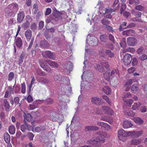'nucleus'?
<instances>
[{"label":"nucleus","instance_id":"1","mask_svg":"<svg viewBox=\"0 0 147 147\" xmlns=\"http://www.w3.org/2000/svg\"><path fill=\"white\" fill-rule=\"evenodd\" d=\"M105 47L109 49H103L99 50L98 51L99 53L101 54L102 57H104L106 55L111 58L113 57L114 54L111 50H113L114 49L113 45L112 44L107 45Z\"/></svg>","mask_w":147,"mask_h":147},{"label":"nucleus","instance_id":"2","mask_svg":"<svg viewBox=\"0 0 147 147\" xmlns=\"http://www.w3.org/2000/svg\"><path fill=\"white\" fill-rule=\"evenodd\" d=\"M96 134L100 135V136L97 137L93 140H90V142H92L93 144H102L105 141L104 138L107 137V133L104 131H98L96 132Z\"/></svg>","mask_w":147,"mask_h":147},{"label":"nucleus","instance_id":"3","mask_svg":"<svg viewBox=\"0 0 147 147\" xmlns=\"http://www.w3.org/2000/svg\"><path fill=\"white\" fill-rule=\"evenodd\" d=\"M131 131H126L123 129H119L118 132V137L120 140H123V138L131 136Z\"/></svg>","mask_w":147,"mask_h":147},{"label":"nucleus","instance_id":"4","mask_svg":"<svg viewBox=\"0 0 147 147\" xmlns=\"http://www.w3.org/2000/svg\"><path fill=\"white\" fill-rule=\"evenodd\" d=\"M52 14V20L56 22L62 19L63 14L61 11H59L55 9L53 11Z\"/></svg>","mask_w":147,"mask_h":147},{"label":"nucleus","instance_id":"5","mask_svg":"<svg viewBox=\"0 0 147 147\" xmlns=\"http://www.w3.org/2000/svg\"><path fill=\"white\" fill-rule=\"evenodd\" d=\"M91 100L92 104L97 105H102L105 102L101 98L97 96L92 97Z\"/></svg>","mask_w":147,"mask_h":147},{"label":"nucleus","instance_id":"6","mask_svg":"<svg viewBox=\"0 0 147 147\" xmlns=\"http://www.w3.org/2000/svg\"><path fill=\"white\" fill-rule=\"evenodd\" d=\"M132 57L131 55L128 54H126L123 56V61L124 64L127 65L129 64L132 61Z\"/></svg>","mask_w":147,"mask_h":147},{"label":"nucleus","instance_id":"7","mask_svg":"<svg viewBox=\"0 0 147 147\" xmlns=\"http://www.w3.org/2000/svg\"><path fill=\"white\" fill-rule=\"evenodd\" d=\"M42 55L45 57H47L53 60H55L56 59L55 54L49 51H45L42 53Z\"/></svg>","mask_w":147,"mask_h":147},{"label":"nucleus","instance_id":"8","mask_svg":"<svg viewBox=\"0 0 147 147\" xmlns=\"http://www.w3.org/2000/svg\"><path fill=\"white\" fill-rule=\"evenodd\" d=\"M102 110L105 113L108 115L111 116L114 113V111L110 107L105 106H102Z\"/></svg>","mask_w":147,"mask_h":147},{"label":"nucleus","instance_id":"9","mask_svg":"<svg viewBox=\"0 0 147 147\" xmlns=\"http://www.w3.org/2000/svg\"><path fill=\"white\" fill-rule=\"evenodd\" d=\"M38 62L41 67L47 72H49V71L50 70L51 68L46 66V64H47L45 62L44 60L42 59L38 61Z\"/></svg>","mask_w":147,"mask_h":147},{"label":"nucleus","instance_id":"10","mask_svg":"<svg viewBox=\"0 0 147 147\" xmlns=\"http://www.w3.org/2000/svg\"><path fill=\"white\" fill-rule=\"evenodd\" d=\"M18 6L16 3H13L9 5L7 7V9H10L13 11L18 10Z\"/></svg>","mask_w":147,"mask_h":147},{"label":"nucleus","instance_id":"11","mask_svg":"<svg viewBox=\"0 0 147 147\" xmlns=\"http://www.w3.org/2000/svg\"><path fill=\"white\" fill-rule=\"evenodd\" d=\"M123 112L126 116L132 117L135 115V113L128 108H125L123 110Z\"/></svg>","mask_w":147,"mask_h":147},{"label":"nucleus","instance_id":"12","mask_svg":"<svg viewBox=\"0 0 147 147\" xmlns=\"http://www.w3.org/2000/svg\"><path fill=\"white\" fill-rule=\"evenodd\" d=\"M135 34V31L131 29L124 30L122 32L123 36H133Z\"/></svg>","mask_w":147,"mask_h":147},{"label":"nucleus","instance_id":"13","mask_svg":"<svg viewBox=\"0 0 147 147\" xmlns=\"http://www.w3.org/2000/svg\"><path fill=\"white\" fill-rule=\"evenodd\" d=\"M127 43L129 46H134L136 43V40L135 38L131 37H129L127 39Z\"/></svg>","mask_w":147,"mask_h":147},{"label":"nucleus","instance_id":"14","mask_svg":"<svg viewBox=\"0 0 147 147\" xmlns=\"http://www.w3.org/2000/svg\"><path fill=\"white\" fill-rule=\"evenodd\" d=\"M132 83L133 80L132 79H130L125 82L124 86L125 91H128L129 90L130 88V86Z\"/></svg>","mask_w":147,"mask_h":147},{"label":"nucleus","instance_id":"15","mask_svg":"<svg viewBox=\"0 0 147 147\" xmlns=\"http://www.w3.org/2000/svg\"><path fill=\"white\" fill-rule=\"evenodd\" d=\"M15 43L17 47L21 48L23 45V42L21 37H18L15 38Z\"/></svg>","mask_w":147,"mask_h":147},{"label":"nucleus","instance_id":"16","mask_svg":"<svg viewBox=\"0 0 147 147\" xmlns=\"http://www.w3.org/2000/svg\"><path fill=\"white\" fill-rule=\"evenodd\" d=\"M131 132H132L131 133V136L136 138L140 136L143 134V132L142 130L137 131H131Z\"/></svg>","mask_w":147,"mask_h":147},{"label":"nucleus","instance_id":"17","mask_svg":"<svg viewBox=\"0 0 147 147\" xmlns=\"http://www.w3.org/2000/svg\"><path fill=\"white\" fill-rule=\"evenodd\" d=\"M115 11V9H112L111 8H109L106 9V10L105 11V13L106 14H107V15L106 16V18L108 19L111 18H112V16L111 14V13Z\"/></svg>","mask_w":147,"mask_h":147},{"label":"nucleus","instance_id":"18","mask_svg":"<svg viewBox=\"0 0 147 147\" xmlns=\"http://www.w3.org/2000/svg\"><path fill=\"white\" fill-rule=\"evenodd\" d=\"M98 129V127L93 125L87 126L85 127V130L86 132L89 131H97Z\"/></svg>","mask_w":147,"mask_h":147},{"label":"nucleus","instance_id":"19","mask_svg":"<svg viewBox=\"0 0 147 147\" xmlns=\"http://www.w3.org/2000/svg\"><path fill=\"white\" fill-rule=\"evenodd\" d=\"M47 64L49 65L51 67H58L59 65L55 62L53 61L50 60H47L45 61Z\"/></svg>","mask_w":147,"mask_h":147},{"label":"nucleus","instance_id":"20","mask_svg":"<svg viewBox=\"0 0 147 147\" xmlns=\"http://www.w3.org/2000/svg\"><path fill=\"white\" fill-rule=\"evenodd\" d=\"M25 36L27 41H29L31 39L32 37V32L30 29H28L25 32Z\"/></svg>","mask_w":147,"mask_h":147},{"label":"nucleus","instance_id":"21","mask_svg":"<svg viewBox=\"0 0 147 147\" xmlns=\"http://www.w3.org/2000/svg\"><path fill=\"white\" fill-rule=\"evenodd\" d=\"M24 17V11L20 12L18 15L17 20L18 22L20 23L23 20Z\"/></svg>","mask_w":147,"mask_h":147},{"label":"nucleus","instance_id":"22","mask_svg":"<svg viewBox=\"0 0 147 147\" xmlns=\"http://www.w3.org/2000/svg\"><path fill=\"white\" fill-rule=\"evenodd\" d=\"M132 125L133 124L130 121L125 120L123 122V127L124 129L131 127Z\"/></svg>","mask_w":147,"mask_h":147},{"label":"nucleus","instance_id":"23","mask_svg":"<svg viewBox=\"0 0 147 147\" xmlns=\"http://www.w3.org/2000/svg\"><path fill=\"white\" fill-rule=\"evenodd\" d=\"M3 105L5 107V110L7 111H9L10 106L9 105V102L6 99H4L3 100Z\"/></svg>","mask_w":147,"mask_h":147},{"label":"nucleus","instance_id":"24","mask_svg":"<svg viewBox=\"0 0 147 147\" xmlns=\"http://www.w3.org/2000/svg\"><path fill=\"white\" fill-rule=\"evenodd\" d=\"M102 91L107 95L110 94L111 93V89L108 86L104 87L102 89Z\"/></svg>","mask_w":147,"mask_h":147},{"label":"nucleus","instance_id":"25","mask_svg":"<svg viewBox=\"0 0 147 147\" xmlns=\"http://www.w3.org/2000/svg\"><path fill=\"white\" fill-rule=\"evenodd\" d=\"M138 90V86L137 84L135 83L132 85L131 88V90L133 93H136Z\"/></svg>","mask_w":147,"mask_h":147},{"label":"nucleus","instance_id":"26","mask_svg":"<svg viewBox=\"0 0 147 147\" xmlns=\"http://www.w3.org/2000/svg\"><path fill=\"white\" fill-rule=\"evenodd\" d=\"M4 139L5 142L9 144L10 142V137L8 133H5L4 134Z\"/></svg>","mask_w":147,"mask_h":147},{"label":"nucleus","instance_id":"27","mask_svg":"<svg viewBox=\"0 0 147 147\" xmlns=\"http://www.w3.org/2000/svg\"><path fill=\"white\" fill-rule=\"evenodd\" d=\"M14 11L10 9H7L5 13V16L6 17H11L13 15Z\"/></svg>","mask_w":147,"mask_h":147},{"label":"nucleus","instance_id":"28","mask_svg":"<svg viewBox=\"0 0 147 147\" xmlns=\"http://www.w3.org/2000/svg\"><path fill=\"white\" fill-rule=\"evenodd\" d=\"M39 82L42 84H49L50 81L47 79L43 77H41L39 80Z\"/></svg>","mask_w":147,"mask_h":147},{"label":"nucleus","instance_id":"29","mask_svg":"<svg viewBox=\"0 0 147 147\" xmlns=\"http://www.w3.org/2000/svg\"><path fill=\"white\" fill-rule=\"evenodd\" d=\"M54 80L55 81H60L63 82V80H65V78L64 77L62 78L61 76L56 75L55 76Z\"/></svg>","mask_w":147,"mask_h":147},{"label":"nucleus","instance_id":"30","mask_svg":"<svg viewBox=\"0 0 147 147\" xmlns=\"http://www.w3.org/2000/svg\"><path fill=\"white\" fill-rule=\"evenodd\" d=\"M9 131L10 134H14L16 131L15 127L13 125H10L9 128Z\"/></svg>","mask_w":147,"mask_h":147},{"label":"nucleus","instance_id":"31","mask_svg":"<svg viewBox=\"0 0 147 147\" xmlns=\"http://www.w3.org/2000/svg\"><path fill=\"white\" fill-rule=\"evenodd\" d=\"M38 10V5L37 3H35L33 5L32 11L34 14H36Z\"/></svg>","mask_w":147,"mask_h":147},{"label":"nucleus","instance_id":"32","mask_svg":"<svg viewBox=\"0 0 147 147\" xmlns=\"http://www.w3.org/2000/svg\"><path fill=\"white\" fill-rule=\"evenodd\" d=\"M123 101L126 103L127 105L129 107H131V104L133 103V101L131 99H123Z\"/></svg>","mask_w":147,"mask_h":147},{"label":"nucleus","instance_id":"33","mask_svg":"<svg viewBox=\"0 0 147 147\" xmlns=\"http://www.w3.org/2000/svg\"><path fill=\"white\" fill-rule=\"evenodd\" d=\"M102 98L105 100L106 102L109 105H111L112 102L110 98L108 96L106 95H103L102 96Z\"/></svg>","mask_w":147,"mask_h":147},{"label":"nucleus","instance_id":"34","mask_svg":"<svg viewBox=\"0 0 147 147\" xmlns=\"http://www.w3.org/2000/svg\"><path fill=\"white\" fill-rule=\"evenodd\" d=\"M40 46L43 48H46L48 47V43L45 40H42L40 42Z\"/></svg>","mask_w":147,"mask_h":147},{"label":"nucleus","instance_id":"35","mask_svg":"<svg viewBox=\"0 0 147 147\" xmlns=\"http://www.w3.org/2000/svg\"><path fill=\"white\" fill-rule=\"evenodd\" d=\"M25 55L26 54L24 53H22L20 54L19 59V64H22V63Z\"/></svg>","mask_w":147,"mask_h":147},{"label":"nucleus","instance_id":"36","mask_svg":"<svg viewBox=\"0 0 147 147\" xmlns=\"http://www.w3.org/2000/svg\"><path fill=\"white\" fill-rule=\"evenodd\" d=\"M127 25V23L125 22H122L120 25L119 28V30L120 31H123L124 29H125L127 28H123V26H126Z\"/></svg>","mask_w":147,"mask_h":147},{"label":"nucleus","instance_id":"37","mask_svg":"<svg viewBox=\"0 0 147 147\" xmlns=\"http://www.w3.org/2000/svg\"><path fill=\"white\" fill-rule=\"evenodd\" d=\"M141 104L140 102H135L132 106V109L133 110H135L138 108L141 105Z\"/></svg>","mask_w":147,"mask_h":147},{"label":"nucleus","instance_id":"38","mask_svg":"<svg viewBox=\"0 0 147 147\" xmlns=\"http://www.w3.org/2000/svg\"><path fill=\"white\" fill-rule=\"evenodd\" d=\"M134 121L138 125H140L142 124L144 122L143 120L139 117H137L134 119Z\"/></svg>","mask_w":147,"mask_h":147},{"label":"nucleus","instance_id":"39","mask_svg":"<svg viewBox=\"0 0 147 147\" xmlns=\"http://www.w3.org/2000/svg\"><path fill=\"white\" fill-rule=\"evenodd\" d=\"M132 13L136 17L139 18L141 17L142 13L141 12L139 11H136L134 10L132 11Z\"/></svg>","mask_w":147,"mask_h":147},{"label":"nucleus","instance_id":"40","mask_svg":"<svg viewBox=\"0 0 147 147\" xmlns=\"http://www.w3.org/2000/svg\"><path fill=\"white\" fill-rule=\"evenodd\" d=\"M96 69L98 71L100 72H103L105 71V70L102 65V63L97 65Z\"/></svg>","mask_w":147,"mask_h":147},{"label":"nucleus","instance_id":"41","mask_svg":"<svg viewBox=\"0 0 147 147\" xmlns=\"http://www.w3.org/2000/svg\"><path fill=\"white\" fill-rule=\"evenodd\" d=\"M44 102L47 105L51 104L53 102V100L51 98H48L44 100Z\"/></svg>","mask_w":147,"mask_h":147},{"label":"nucleus","instance_id":"42","mask_svg":"<svg viewBox=\"0 0 147 147\" xmlns=\"http://www.w3.org/2000/svg\"><path fill=\"white\" fill-rule=\"evenodd\" d=\"M24 119L27 120L28 121H31L32 119V117L30 113H28L27 115L24 113Z\"/></svg>","mask_w":147,"mask_h":147},{"label":"nucleus","instance_id":"43","mask_svg":"<svg viewBox=\"0 0 147 147\" xmlns=\"http://www.w3.org/2000/svg\"><path fill=\"white\" fill-rule=\"evenodd\" d=\"M120 45L121 47L125 48L126 47V39L125 38H123L120 43Z\"/></svg>","mask_w":147,"mask_h":147},{"label":"nucleus","instance_id":"44","mask_svg":"<svg viewBox=\"0 0 147 147\" xmlns=\"http://www.w3.org/2000/svg\"><path fill=\"white\" fill-rule=\"evenodd\" d=\"M56 113L55 112L51 113L50 115V118L53 121H56L57 120L56 117Z\"/></svg>","mask_w":147,"mask_h":147},{"label":"nucleus","instance_id":"45","mask_svg":"<svg viewBox=\"0 0 147 147\" xmlns=\"http://www.w3.org/2000/svg\"><path fill=\"white\" fill-rule=\"evenodd\" d=\"M101 22L102 24L106 26L109 24L110 23V21L106 19H103L101 20Z\"/></svg>","mask_w":147,"mask_h":147},{"label":"nucleus","instance_id":"46","mask_svg":"<svg viewBox=\"0 0 147 147\" xmlns=\"http://www.w3.org/2000/svg\"><path fill=\"white\" fill-rule=\"evenodd\" d=\"M45 128L44 127L42 126H38L36 127L35 128V131L37 132H41L42 131L45 130Z\"/></svg>","mask_w":147,"mask_h":147},{"label":"nucleus","instance_id":"47","mask_svg":"<svg viewBox=\"0 0 147 147\" xmlns=\"http://www.w3.org/2000/svg\"><path fill=\"white\" fill-rule=\"evenodd\" d=\"M22 87L21 92L23 94H25L26 92V86L24 82L21 84Z\"/></svg>","mask_w":147,"mask_h":147},{"label":"nucleus","instance_id":"48","mask_svg":"<svg viewBox=\"0 0 147 147\" xmlns=\"http://www.w3.org/2000/svg\"><path fill=\"white\" fill-rule=\"evenodd\" d=\"M36 73L39 76H44L45 75V72L40 69H38L36 70Z\"/></svg>","mask_w":147,"mask_h":147},{"label":"nucleus","instance_id":"49","mask_svg":"<svg viewBox=\"0 0 147 147\" xmlns=\"http://www.w3.org/2000/svg\"><path fill=\"white\" fill-rule=\"evenodd\" d=\"M135 9L137 10L142 11L144 10V8L142 5H139L136 6Z\"/></svg>","mask_w":147,"mask_h":147},{"label":"nucleus","instance_id":"50","mask_svg":"<svg viewBox=\"0 0 147 147\" xmlns=\"http://www.w3.org/2000/svg\"><path fill=\"white\" fill-rule=\"evenodd\" d=\"M14 77V74L13 72H10L8 75V80L9 81H11Z\"/></svg>","mask_w":147,"mask_h":147},{"label":"nucleus","instance_id":"51","mask_svg":"<svg viewBox=\"0 0 147 147\" xmlns=\"http://www.w3.org/2000/svg\"><path fill=\"white\" fill-rule=\"evenodd\" d=\"M101 63L104 69L105 68L107 70H108L109 69V65L108 62H103Z\"/></svg>","mask_w":147,"mask_h":147},{"label":"nucleus","instance_id":"52","mask_svg":"<svg viewBox=\"0 0 147 147\" xmlns=\"http://www.w3.org/2000/svg\"><path fill=\"white\" fill-rule=\"evenodd\" d=\"M105 79L107 81L109 80L110 79V74L109 73L106 72L103 74Z\"/></svg>","mask_w":147,"mask_h":147},{"label":"nucleus","instance_id":"53","mask_svg":"<svg viewBox=\"0 0 147 147\" xmlns=\"http://www.w3.org/2000/svg\"><path fill=\"white\" fill-rule=\"evenodd\" d=\"M131 94L129 92H127L125 93L123 97V99H125V98H129L131 96Z\"/></svg>","mask_w":147,"mask_h":147},{"label":"nucleus","instance_id":"54","mask_svg":"<svg viewBox=\"0 0 147 147\" xmlns=\"http://www.w3.org/2000/svg\"><path fill=\"white\" fill-rule=\"evenodd\" d=\"M119 71L117 69H115L112 70L111 72V74H110V76H114L115 74H119Z\"/></svg>","mask_w":147,"mask_h":147},{"label":"nucleus","instance_id":"55","mask_svg":"<svg viewBox=\"0 0 147 147\" xmlns=\"http://www.w3.org/2000/svg\"><path fill=\"white\" fill-rule=\"evenodd\" d=\"M27 136L29 138L30 140H33V138L34 137L33 134L31 132H28L27 134Z\"/></svg>","mask_w":147,"mask_h":147},{"label":"nucleus","instance_id":"56","mask_svg":"<svg viewBox=\"0 0 147 147\" xmlns=\"http://www.w3.org/2000/svg\"><path fill=\"white\" fill-rule=\"evenodd\" d=\"M100 38L101 41L105 42L107 38V36L106 34L101 35L100 36Z\"/></svg>","mask_w":147,"mask_h":147},{"label":"nucleus","instance_id":"57","mask_svg":"<svg viewBox=\"0 0 147 147\" xmlns=\"http://www.w3.org/2000/svg\"><path fill=\"white\" fill-rule=\"evenodd\" d=\"M140 58L141 61H144L147 59V55L144 53H143L140 56Z\"/></svg>","mask_w":147,"mask_h":147},{"label":"nucleus","instance_id":"58","mask_svg":"<svg viewBox=\"0 0 147 147\" xmlns=\"http://www.w3.org/2000/svg\"><path fill=\"white\" fill-rule=\"evenodd\" d=\"M140 143V140L139 139H135L132 140L131 141V143L133 145H138Z\"/></svg>","mask_w":147,"mask_h":147},{"label":"nucleus","instance_id":"59","mask_svg":"<svg viewBox=\"0 0 147 147\" xmlns=\"http://www.w3.org/2000/svg\"><path fill=\"white\" fill-rule=\"evenodd\" d=\"M126 7V6L125 3H121V5L120 8L121 13H122L124 10L125 9Z\"/></svg>","mask_w":147,"mask_h":147},{"label":"nucleus","instance_id":"60","mask_svg":"<svg viewBox=\"0 0 147 147\" xmlns=\"http://www.w3.org/2000/svg\"><path fill=\"white\" fill-rule=\"evenodd\" d=\"M102 128H104L105 129L109 130L110 129V126L109 125L105 123H104V124L103 125Z\"/></svg>","mask_w":147,"mask_h":147},{"label":"nucleus","instance_id":"61","mask_svg":"<svg viewBox=\"0 0 147 147\" xmlns=\"http://www.w3.org/2000/svg\"><path fill=\"white\" fill-rule=\"evenodd\" d=\"M30 25L29 22L27 21L26 22L24 23L22 25V26L23 27L24 29L27 28H28Z\"/></svg>","mask_w":147,"mask_h":147},{"label":"nucleus","instance_id":"62","mask_svg":"<svg viewBox=\"0 0 147 147\" xmlns=\"http://www.w3.org/2000/svg\"><path fill=\"white\" fill-rule=\"evenodd\" d=\"M140 111L143 113H145L146 111V109L145 106H141L140 109Z\"/></svg>","mask_w":147,"mask_h":147},{"label":"nucleus","instance_id":"63","mask_svg":"<svg viewBox=\"0 0 147 147\" xmlns=\"http://www.w3.org/2000/svg\"><path fill=\"white\" fill-rule=\"evenodd\" d=\"M27 128V126L24 124L20 126L21 130L23 132H25Z\"/></svg>","mask_w":147,"mask_h":147},{"label":"nucleus","instance_id":"64","mask_svg":"<svg viewBox=\"0 0 147 147\" xmlns=\"http://www.w3.org/2000/svg\"><path fill=\"white\" fill-rule=\"evenodd\" d=\"M138 63L137 59L136 57L133 58L132 62V64L133 66H135Z\"/></svg>","mask_w":147,"mask_h":147}]
</instances>
